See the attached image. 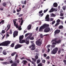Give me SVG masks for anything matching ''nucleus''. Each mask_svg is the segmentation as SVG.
Returning <instances> with one entry per match:
<instances>
[{
  "mask_svg": "<svg viewBox=\"0 0 66 66\" xmlns=\"http://www.w3.org/2000/svg\"><path fill=\"white\" fill-rule=\"evenodd\" d=\"M55 46V45H52L51 46V47L52 48H54Z\"/></svg>",
  "mask_w": 66,
  "mask_h": 66,
  "instance_id": "obj_58",
  "label": "nucleus"
},
{
  "mask_svg": "<svg viewBox=\"0 0 66 66\" xmlns=\"http://www.w3.org/2000/svg\"><path fill=\"white\" fill-rule=\"evenodd\" d=\"M16 54H17V53L16 52H14L12 53L11 54V56H14Z\"/></svg>",
  "mask_w": 66,
  "mask_h": 66,
  "instance_id": "obj_19",
  "label": "nucleus"
},
{
  "mask_svg": "<svg viewBox=\"0 0 66 66\" xmlns=\"http://www.w3.org/2000/svg\"><path fill=\"white\" fill-rule=\"evenodd\" d=\"M34 38V37H29V39H30V40H33Z\"/></svg>",
  "mask_w": 66,
  "mask_h": 66,
  "instance_id": "obj_28",
  "label": "nucleus"
},
{
  "mask_svg": "<svg viewBox=\"0 0 66 66\" xmlns=\"http://www.w3.org/2000/svg\"><path fill=\"white\" fill-rule=\"evenodd\" d=\"M32 60L34 61L35 62L36 61V59H35L33 58H32Z\"/></svg>",
  "mask_w": 66,
  "mask_h": 66,
  "instance_id": "obj_41",
  "label": "nucleus"
},
{
  "mask_svg": "<svg viewBox=\"0 0 66 66\" xmlns=\"http://www.w3.org/2000/svg\"><path fill=\"white\" fill-rule=\"evenodd\" d=\"M43 15H44V13H43L42 14H40V16H41V17H42V16H43Z\"/></svg>",
  "mask_w": 66,
  "mask_h": 66,
  "instance_id": "obj_60",
  "label": "nucleus"
},
{
  "mask_svg": "<svg viewBox=\"0 0 66 66\" xmlns=\"http://www.w3.org/2000/svg\"><path fill=\"white\" fill-rule=\"evenodd\" d=\"M51 46V45H48L47 46V48H50V47Z\"/></svg>",
  "mask_w": 66,
  "mask_h": 66,
  "instance_id": "obj_62",
  "label": "nucleus"
},
{
  "mask_svg": "<svg viewBox=\"0 0 66 66\" xmlns=\"http://www.w3.org/2000/svg\"><path fill=\"white\" fill-rule=\"evenodd\" d=\"M45 59L46 60H49V59H50V56H48L46 57Z\"/></svg>",
  "mask_w": 66,
  "mask_h": 66,
  "instance_id": "obj_38",
  "label": "nucleus"
},
{
  "mask_svg": "<svg viewBox=\"0 0 66 66\" xmlns=\"http://www.w3.org/2000/svg\"><path fill=\"white\" fill-rule=\"evenodd\" d=\"M25 59L26 60H27V61H29V62H30L32 64H33L34 66H36V63L33 61H31L30 59H27V58H26Z\"/></svg>",
  "mask_w": 66,
  "mask_h": 66,
  "instance_id": "obj_8",
  "label": "nucleus"
},
{
  "mask_svg": "<svg viewBox=\"0 0 66 66\" xmlns=\"http://www.w3.org/2000/svg\"><path fill=\"white\" fill-rule=\"evenodd\" d=\"M23 20H22L21 21L20 23L21 26L22 24H23Z\"/></svg>",
  "mask_w": 66,
  "mask_h": 66,
  "instance_id": "obj_40",
  "label": "nucleus"
},
{
  "mask_svg": "<svg viewBox=\"0 0 66 66\" xmlns=\"http://www.w3.org/2000/svg\"><path fill=\"white\" fill-rule=\"evenodd\" d=\"M42 13H43V11L42 10H41V11H39V14H42Z\"/></svg>",
  "mask_w": 66,
  "mask_h": 66,
  "instance_id": "obj_55",
  "label": "nucleus"
},
{
  "mask_svg": "<svg viewBox=\"0 0 66 66\" xmlns=\"http://www.w3.org/2000/svg\"><path fill=\"white\" fill-rule=\"evenodd\" d=\"M35 58L36 59H38V56L37 55H36L35 56Z\"/></svg>",
  "mask_w": 66,
  "mask_h": 66,
  "instance_id": "obj_50",
  "label": "nucleus"
},
{
  "mask_svg": "<svg viewBox=\"0 0 66 66\" xmlns=\"http://www.w3.org/2000/svg\"><path fill=\"white\" fill-rule=\"evenodd\" d=\"M23 15L22 14H20L18 16L19 17H21V16H22Z\"/></svg>",
  "mask_w": 66,
  "mask_h": 66,
  "instance_id": "obj_61",
  "label": "nucleus"
},
{
  "mask_svg": "<svg viewBox=\"0 0 66 66\" xmlns=\"http://www.w3.org/2000/svg\"><path fill=\"white\" fill-rule=\"evenodd\" d=\"M13 21L14 22V26L16 27V28H18V29L20 30H21L22 28H21V26H20L19 27L18 26V23H16V22L14 20Z\"/></svg>",
  "mask_w": 66,
  "mask_h": 66,
  "instance_id": "obj_3",
  "label": "nucleus"
},
{
  "mask_svg": "<svg viewBox=\"0 0 66 66\" xmlns=\"http://www.w3.org/2000/svg\"><path fill=\"white\" fill-rule=\"evenodd\" d=\"M49 15L47 14L46 16L45 19H46L45 21H52L53 20V18H51L50 19V20L49 21V19H50V18H49Z\"/></svg>",
  "mask_w": 66,
  "mask_h": 66,
  "instance_id": "obj_6",
  "label": "nucleus"
},
{
  "mask_svg": "<svg viewBox=\"0 0 66 66\" xmlns=\"http://www.w3.org/2000/svg\"><path fill=\"white\" fill-rule=\"evenodd\" d=\"M29 35V33H27V34H26L25 35V36L26 37H27V36L28 35Z\"/></svg>",
  "mask_w": 66,
  "mask_h": 66,
  "instance_id": "obj_56",
  "label": "nucleus"
},
{
  "mask_svg": "<svg viewBox=\"0 0 66 66\" xmlns=\"http://www.w3.org/2000/svg\"><path fill=\"white\" fill-rule=\"evenodd\" d=\"M56 40H57V38H55L54 39H53L51 41V43H52V42H55H55L56 41Z\"/></svg>",
  "mask_w": 66,
  "mask_h": 66,
  "instance_id": "obj_24",
  "label": "nucleus"
},
{
  "mask_svg": "<svg viewBox=\"0 0 66 66\" xmlns=\"http://www.w3.org/2000/svg\"><path fill=\"white\" fill-rule=\"evenodd\" d=\"M11 41H6L0 44V46H9V45L10 44Z\"/></svg>",
  "mask_w": 66,
  "mask_h": 66,
  "instance_id": "obj_1",
  "label": "nucleus"
},
{
  "mask_svg": "<svg viewBox=\"0 0 66 66\" xmlns=\"http://www.w3.org/2000/svg\"><path fill=\"white\" fill-rule=\"evenodd\" d=\"M18 31H14L13 32V35L14 37H15L16 36H17L18 35Z\"/></svg>",
  "mask_w": 66,
  "mask_h": 66,
  "instance_id": "obj_10",
  "label": "nucleus"
},
{
  "mask_svg": "<svg viewBox=\"0 0 66 66\" xmlns=\"http://www.w3.org/2000/svg\"><path fill=\"white\" fill-rule=\"evenodd\" d=\"M15 62H17V63H19V59H18L15 61Z\"/></svg>",
  "mask_w": 66,
  "mask_h": 66,
  "instance_id": "obj_45",
  "label": "nucleus"
},
{
  "mask_svg": "<svg viewBox=\"0 0 66 66\" xmlns=\"http://www.w3.org/2000/svg\"><path fill=\"white\" fill-rule=\"evenodd\" d=\"M42 62L43 63H45L46 62V60H42Z\"/></svg>",
  "mask_w": 66,
  "mask_h": 66,
  "instance_id": "obj_53",
  "label": "nucleus"
},
{
  "mask_svg": "<svg viewBox=\"0 0 66 66\" xmlns=\"http://www.w3.org/2000/svg\"><path fill=\"white\" fill-rule=\"evenodd\" d=\"M27 29L28 30H30L31 29V24H29L28 26Z\"/></svg>",
  "mask_w": 66,
  "mask_h": 66,
  "instance_id": "obj_22",
  "label": "nucleus"
},
{
  "mask_svg": "<svg viewBox=\"0 0 66 66\" xmlns=\"http://www.w3.org/2000/svg\"><path fill=\"white\" fill-rule=\"evenodd\" d=\"M61 53V48H59V49L58 51V53L59 54H60V53Z\"/></svg>",
  "mask_w": 66,
  "mask_h": 66,
  "instance_id": "obj_26",
  "label": "nucleus"
},
{
  "mask_svg": "<svg viewBox=\"0 0 66 66\" xmlns=\"http://www.w3.org/2000/svg\"><path fill=\"white\" fill-rule=\"evenodd\" d=\"M2 64H5V65H6V64H8V63L6 62H2Z\"/></svg>",
  "mask_w": 66,
  "mask_h": 66,
  "instance_id": "obj_33",
  "label": "nucleus"
},
{
  "mask_svg": "<svg viewBox=\"0 0 66 66\" xmlns=\"http://www.w3.org/2000/svg\"><path fill=\"white\" fill-rule=\"evenodd\" d=\"M22 46V45L21 44H17L16 45H15L14 47L15 49H17L18 48H21V47Z\"/></svg>",
  "mask_w": 66,
  "mask_h": 66,
  "instance_id": "obj_7",
  "label": "nucleus"
},
{
  "mask_svg": "<svg viewBox=\"0 0 66 66\" xmlns=\"http://www.w3.org/2000/svg\"><path fill=\"white\" fill-rule=\"evenodd\" d=\"M58 28L60 30H63L64 29V27L62 25H60L59 26Z\"/></svg>",
  "mask_w": 66,
  "mask_h": 66,
  "instance_id": "obj_14",
  "label": "nucleus"
},
{
  "mask_svg": "<svg viewBox=\"0 0 66 66\" xmlns=\"http://www.w3.org/2000/svg\"><path fill=\"white\" fill-rule=\"evenodd\" d=\"M3 49V48L2 47H0V53H1V52H2Z\"/></svg>",
  "mask_w": 66,
  "mask_h": 66,
  "instance_id": "obj_31",
  "label": "nucleus"
},
{
  "mask_svg": "<svg viewBox=\"0 0 66 66\" xmlns=\"http://www.w3.org/2000/svg\"><path fill=\"white\" fill-rule=\"evenodd\" d=\"M17 63L15 62H14L13 63V64H11V66H17Z\"/></svg>",
  "mask_w": 66,
  "mask_h": 66,
  "instance_id": "obj_20",
  "label": "nucleus"
},
{
  "mask_svg": "<svg viewBox=\"0 0 66 66\" xmlns=\"http://www.w3.org/2000/svg\"><path fill=\"white\" fill-rule=\"evenodd\" d=\"M26 44L27 45H29V40L25 42Z\"/></svg>",
  "mask_w": 66,
  "mask_h": 66,
  "instance_id": "obj_37",
  "label": "nucleus"
},
{
  "mask_svg": "<svg viewBox=\"0 0 66 66\" xmlns=\"http://www.w3.org/2000/svg\"><path fill=\"white\" fill-rule=\"evenodd\" d=\"M29 36L28 37H31L32 36V33H29Z\"/></svg>",
  "mask_w": 66,
  "mask_h": 66,
  "instance_id": "obj_44",
  "label": "nucleus"
},
{
  "mask_svg": "<svg viewBox=\"0 0 66 66\" xmlns=\"http://www.w3.org/2000/svg\"><path fill=\"white\" fill-rule=\"evenodd\" d=\"M40 62V59H38L37 60V64H38Z\"/></svg>",
  "mask_w": 66,
  "mask_h": 66,
  "instance_id": "obj_30",
  "label": "nucleus"
},
{
  "mask_svg": "<svg viewBox=\"0 0 66 66\" xmlns=\"http://www.w3.org/2000/svg\"><path fill=\"white\" fill-rule=\"evenodd\" d=\"M3 54L5 55L7 54V53H6V50H4L3 51Z\"/></svg>",
  "mask_w": 66,
  "mask_h": 66,
  "instance_id": "obj_18",
  "label": "nucleus"
},
{
  "mask_svg": "<svg viewBox=\"0 0 66 66\" xmlns=\"http://www.w3.org/2000/svg\"><path fill=\"white\" fill-rule=\"evenodd\" d=\"M26 42V40H22L20 41L19 42L21 44H22L23 43H24Z\"/></svg>",
  "mask_w": 66,
  "mask_h": 66,
  "instance_id": "obj_17",
  "label": "nucleus"
},
{
  "mask_svg": "<svg viewBox=\"0 0 66 66\" xmlns=\"http://www.w3.org/2000/svg\"><path fill=\"white\" fill-rule=\"evenodd\" d=\"M12 33H13V31H12V30L10 29L9 31V34H12Z\"/></svg>",
  "mask_w": 66,
  "mask_h": 66,
  "instance_id": "obj_27",
  "label": "nucleus"
},
{
  "mask_svg": "<svg viewBox=\"0 0 66 66\" xmlns=\"http://www.w3.org/2000/svg\"><path fill=\"white\" fill-rule=\"evenodd\" d=\"M29 37H27L26 39V41H28V40H29Z\"/></svg>",
  "mask_w": 66,
  "mask_h": 66,
  "instance_id": "obj_47",
  "label": "nucleus"
},
{
  "mask_svg": "<svg viewBox=\"0 0 66 66\" xmlns=\"http://www.w3.org/2000/svg\"><path fill=\"white\" fill-rule=\"evenodd\" d=\"M53 5L54 7H56L57 6V4L56 3H54Z\"/></svg>",
  "mask_w": 66,
  "mask_h": 66,
  "instance_id": "obj_23",
  "label": "nucleus"
},
{
  "mask_svg": "<svg viewBox=\"0 0 66 66\" xmlns=\"http://www.w3.org/2000/svg\"><path fill=\"white\" fill-rule=\"evenodd\" d=\"M47 55L46 53H44L43 54V56L44 57H46L47 56Z\"/></svg>",
  "mask_w": 66,
  "mask_h": 66,
  "instance_id": "obj_46",
  "label": "nucleus"
},
{
  "mask_svg": "<svg viewBox=\"0 0 66 66\" xmlns=\"http://www.w3.org/2000/svg\"><path fill=\"white\" fill-rule=\"evenodd\" d=\"M23 38V35L20 36L19 37L20 41Z\"/></svg>",
  "mask_w": 66,
  "mask_h": 66,
  "instance_id": "obj_13",
  "label": "nucleus"
},
{
  "mask_svg": "<svg viewBox=\"0 0 66 66\" xmlns=\"http://www.w3.org/2000/svg\"><path fill=\"white\" fill-rule=\"evenodd\" d=\"M61 31L60 30L57 29L54 32L55 34H57V33H59Z\"/></svg>",
  "mask_w": 66,
  "mask_h": 66,
  "instance_id": "obj_12",
  "label": "nucleus"
},
{
  "mask_svg": "<svg viewBox=\"0 0 66 66\" xmlns=\"http://www.w3.org/2000/svg\"><path fill=\"white\" fill-rule=\"evenodd\" d=\"M55 10V9L52 8L50 11L49 12L50 13H51V12H54V11Z\"/></svg>",
  "mask_w": 66,
  "mask_h": 66,
  "instance_id": "obj_16",
  "label": "nucleus"
},
{
  "mask_svg": "<svg viewBox=\"0 0 66 66\" xmlns=\"http://www.w3.org/2000/svg\"><path fill=\"white\" fill-rule=\"evenodd\" d=\"M63 62L64 63V64H65V65H66V60H63Z\"/></svg>",
  "mask_w": 66,
  "mask_h": 66,
  "instance_id": "obj_48",
  "label": "nucleus"
},
{
  "mask_svg": "<svg viewBox=\"0 0 66 66\" xmlns=\"http://www.w3.org/2000/svg\"><path fill=\"white\" fill-rule=\"evenodd\" d=\"M62 9L64 11H65L66 9V6H64L62 7Z\"/></svg>",
  "mask_w": 66,
  "mask_h": 66,
  "instance_id": "obj_42",
  "label": "nucleus"
},
{
  "mask_svg": "<svg viewBox=\"0 0 66 66\" xmlns=\"http://www.w3.org/2000/svg\"><path fill=\"white\" fill-rule=\"evenodd\" d=\"M23 59H25V58H24V57H22L20 58V60H23Z\"/></svg>",
  "mask_w": 66,
  "mask_h": 66,
  "instance_id": "obj_57",
  "label": "nucleus"
},
{
  "mask_svg": "<svg viewBox=\"0 0 66 66\" xmlns=\"http://www.w3.org/2000/svg\"><path fill=\"white\" fill-rule=\"evenodd\" d=\"M61 40H58V41H56L55 42V43H56V44H60V43H61Z\"/></svg>",
  "mask_w": 66,
  "mask_h": 66,
  "instance_id": "obj_21",
  "label": "nucleus"
},
{
  "mask_svg": "<svg viewBox=\"0 0 66 66\" xmlns=\"http://www.w3.org/2000/svg\"><path fill=\"white\" fill-rule=\"evenodd\" d=\"M50 48H48L47 50V52H48V53H49V52H50Z\"/></svg>",
  "mask_w": 66,
  "mask_h": 66,
  "instance_id": "obj_54",
  "label": "nucleus"
},
{
  "mask_svg": "<svg viewBox=\"0 0 66 66\" xmlns=\"http://www.w3.org/2000/svg\"><path fill=\"white\" fill-rule=\"evenodd\" d=\"M60 22H61V20L59 19H58L56 21V22L57 23H60Z\"/></svg>",
  "mask_w": 66,
  "mask_h": 66,
  "instance_id": "obj_35",
  "label": "nucleus"
},
{
  "mask_svg": "<svg viewBox=\"0 0 66 66\" xmlns=\"http://www.w3.org/2000/svg\"><path fill=\"white\" fill-rule=\"evenodd\" d=\"M42 40H40V39H39L38 40H37L36 42V44L37 46H40L42 44Z\"/></svg>",
  "mask_w": 66,
  "mask_h": 66,
  "instance_id": "obj_5",
  "label": "nucleus"
},
{
  "mask_svg": "<svg viewBox=\"0 0 66 66\" xmlns=\"http://www.w3.org/2000/svg\"><path fill=\"white\" fill-rule=\"evenodd\" d=\"M50 30V29L49 27H47L44 29V32L46 33H47V32H49Z\"/></svg>",
  "mask_w": 66,
  "mask_h": 66,
  "instance_id": "obj_9",
  "label": "nucleus"
},
{
  "mask_svg": "<svg viewBox=\"0 0 66 66\" xmlns=\"http://www.w3.org/2000/svg\"><path fill=\"white\" fill-rule=\"evenodd\" d=\"M52 44L53 45H56V43L55 42H53L52 43Z\"/></svg>",
  "mask_w": 66,
  "mask_h": 66,
  "instance_id": "obj_64",
  "label": "nucleus"
},
{
  "mask_svg": "<svg viewBox=\"0 0 66 66\" xmlns=\"http://www.w3.org/2000/svg\"><path fill=\"white\" fill-rule=\"evenodd\" d=\"M49 27V25L46 24H44L42 26H41L39 28V32H42L43 29H44L45 28Z\"/></svg>",
  "mask_w": 66,
  "mask_h": 66,
  "instance_id": "obj_2",
  "label": "nucleus"
},
{
  "mask_svg": "<svg viewBox=\"0 0 66 66\" xmlns=\"http://www.w3.org/2000/svg\"><path fill=\"white\" fill-rule=\"evenodd\" d=\"M2 4L3 6H6V3L5 2H4Z\"/></svg>",
  "mask_w": 66,
  "mask_h": 66,
  "instance_id": "obj_29",
  "label": "nucleus"
},
{
  "mask_svg": "<svg viewBox=\"0 0 66 66\" xmlns=\"http://www.w3.org/2000/svg\"><path fill=\"white\" fill-rule=\"evenodd\" d=\"M51 16H55V14L53 13L51 14Z\"/></svg>",
  "mask_w": 66,
  "mask_h": 66,
  "instance_id": "obj_52",
  "label": "nucleus"
},
{
  "mask_svg": "<svg viewBox=\"0 0 66 66\" xmlns=\"http://www.w3.org/2000/svg\"><path fill=\"white\" fill-rule=\"evenodd\" d=\"M40 36L42 38H43V36L42 34H41Z\"/></svg>",
  "mask_w": 66,
  "mask_h": 66,
  "instance_id": "obj_51",
  "label": "nucleus"
},
{
  "mask_svg": "<svg viewBox=\"0 0 66 66\" xmlns=\"http://www.w3.org/2000/svg\"><path fill=\"white\" fill-rule=\"evenodd\" d=\"M38 66H43V64H42V63H40L39 64H38Z\"/></svg>",
  "mask_w": 66,
  "mask_h": 66,
  "instance_id": "obj_34",
  "label": "nucleus"
},
{
  "mask_svg": "<svg viewBox=\"0 0 66 66\" xmlns=\"http://www.w3.org/2000/svg\"><path fill=\"white\" fill-rule=\"evenodd\" d=\"M55 21H53L52 23V24H53L54 23H55Z\"/></svg>",
  "mask_w": 66,
  "mask_h": 66,
  "instance_id": "obj_63",
  "label": "nucleus"
},
{
  "mask_svg": "<svg viewBox=\"0 0 66 66\" xmlns=\"http://www.w3.org/2000/svg\"><path fill=\"white\" fill-rule=\"evenodd\" d=\"M14 45H15V44H14V43H12L10 45V47H12V48H13V47H14Z\"/></svg>",
  "mask_w": 66,
  "mask_h": 66,
  "instance_id": "obj_25",
  "label": "nucleus"
},
{
  "mask_svg": "<svg viewBox=\"0 0 66 66\" xmlns=\"http://www.w3.org/2000/svg\"><path fill=\"white\" fill-rule=\"evenodd\" d=\"M64 16V14L62 13H61L60 14V16Z\"/></svg>",
  "mask_w": 66,
  "mask_h": 66,
  "instance_id": "obj_59",
  "label": "nucleus"
},
{
  "mask_svg": "<svg viewBox=\"0 0 66 66\" xmlns=\"http://www.w3.org/2000/svg\"><path fill=\"white\" fill-rule=\"evenodd\" d=\"M1 22V23H2V24H4V20H2Z\"/></svg>",
  "mask_w": 66,
  "mask_h": 66,
  "instance_id": "obj_36",
  "label": "nucleus"
},
{
  "mask_svg": "<svg viewBox=\"0 0 66 66\" xmlns=\"http://www.w3.org/2000/svg\"><path fill=\"white\" fill-rule=\"evenodd\" d=\"M28 62L26 60H23L22 62V63H23V65H26V64Z\"/></svg>",
  "mask_w": 66,
  "mask_h": 66,
  "instance_id": "obj_11",
  "label": "nucleus"
},
{
  "mask_svg": "<svg viewBox=\"0 0 66 66\" xmlns=\"http://www.w3.org/2000/svg\"><path fill=\"white\" fill-rule=\"evenodd\" d=\"M48 10V9H47L46 10H44V13H45L46 12H47V11Z\"/></svg>",
  "mask_w": 66,
  "mask_h": 66,
  "instance_id": "obj_49",
  "label": "nucleus"
},
{
  "mask_svg": "<svg viewBox=\"0 0 66 66\" xmlns=\"http://www.w3.org/2000/svg\"><path fill=\"white\" fill-rule=\"evenodd\" d=\"M59 48L57 47L55 48L51 52V54H56L57 53V52Z\"/></svg>",
  "mask_w": 66,
  "mask_h": 66,
  "instance_id": "obj_4",
  "label": "nucleus"
},
{
  "mask_svg": "<svg viewBox=\"0 0 66 66\" xmlns=\"http://www.w3.org/2000/svg\"><path fill=\"white\" fill-rule=\"evenodd\" d=\"M5 33V31L4 30H2V32H1L0 33V34L2 36H3V34H4Z\"/></svg>",
  "mask_w": 66,
  "mask_h": 66,
  "instance_id": "obj_15",
  "label": "nucleus"
},
{
  "mask_svg": "<svg viewBox=\"0 0 66 66\" xmlns=\"http://www.w3.org/2000/svg\"><path fill=\"white\" fill-rule=\"evenodd\" d=\"M31 46L32 47H35V44L34 43H33L31 45Z\"/></svg>",
  "mask_w": 66,
  "mask_h": 66,
  "instance_id": "obj_39",
  "label": "nucleus"
},
{
  "mask_svg": "<svg viewBox=\"0 0 66 66\" xmlns=\"http://www.w3.org/2000/svg\"><path fill=\"white\" fill-rule=\"evenodd\" d=\"M59 24H60V23H57L55 25V27H56V26H57L58 25H59Z\"/></svg>",
  "mask_w": 66,
  "mask_h": 66,
  "instance_id": "obj_43",
  "label": "nucleus"
},
{
  "mask_svg": "<svg viewBox=\"0 0 66 66\" xmlns=\"http://www.w3.org/2000/svg\"><path fill=\"white\" fill-rule=\"evenodd\" d=\"M35 47H32L31 48V50H34L35 49Z\"/></svg>",
  "mask_w": 66,
  "mask_h": 66,
  "instance_id": "obj_32",
  "label": "nucleus"
}]
</instances>
